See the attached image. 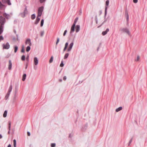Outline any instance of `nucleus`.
Returning <instances> with one entry per match:
<instances>
[{"label":"nucleus","mask_w":147,"mask_h":147,"mask_svg":"<svg viewBox=\"0 0 147 147\" xmlns=\"http://www.w3.org/2000/svg\"><path fill=\"white\" fill-rule=\"evenodd\" d=\"M43 7H41L38 8V16H40L42 14V12L43 10Z\"/></svg>","instance_id":"obj_1"},{"label":"nucleus","mask_w":147,"mask_h":147,"mask_svg":"<svg viewBox=\"0 0 147 147\" xmlns=\"http://www.w3.org/2000/svg\"><path fill=\"white\" fill-rule=\"evenodd\" d=\"M5 22V18L2 16L0 17V23L1 26H2Z\"/></svg>","instance_id":"obj_2"},{"label":"nucleus","mask_w":147,"mask_h":147,"mask_svg":"<svg viewBox=\"0 0 147 147\" xmlns=\"http://www.w3.org/2000/svg\"><path fill=\"white\" fill-rule=\"evenodd\" d=\"M121 31L123 32H125L128 35L130 34V32L129 30L127 28H123L121 30Z\"/></svg>","instance_id":"obj_3"},{"label":"nucleus","mask_w":147,"mask_h":147,"mask_svg":"<svg viewBox=\"0 0 147 147\" xmlns=\"http://www.w3.org/2000/svg\"><path fill=\"white\" fill-rule=\"evenodd\" d=\"M25 44L26 45H29V46L31 45V43L30 41V40L29 38L27 39L25 42Z\"/></svg>","instance_id":"obj_4"},{"label":"nucleus","mask_w":147,"mask_h":147,"mask_svg":"<svg viewBox=\"0 0 147 147\" xmlns=\"http://www.w3.org/2000/svg\"><path fill=\"white\" fill-rule=\"evenodd\" d=\"M9 45L8 42L7 43L5 44H3V48L4 49H8L9 47Z\"/></svg>","instance_id":"obj_5"},{"label":"nucleus","mask_w":147,"mask_h":147,"mask_svg":"<svg viewBox=\"0 0 147 147\" xmlns=\"http://www.w3.org/2000/svg\"><path fill=\"white\" fill-rule=\"evenodd\" d=\"M73 45L74 43L73 42H71L70 44L69 47L67 49V51H71L73 47Z\"/></svg>","instance_id":"obj_6"},{"label":"nucleus","mask_w":147,"mask_h":147,"mask_svg":"<svg viewBox=\"0 0 147 147\" xmlns=\"http://www.w3.org/2000/svg\"><path fill=\"white\" fill-rule=\"evenodd\" d=\"M2 1L3 3H7L9 5H10L11 4L10 0H2Z\"/></svg>","instance_id":"obj_7"},{"label":"nucleus","mask_w":147,"mask_h":147,"mask_svg":"<svg viewBox=\"0 0 147 147\" xmlns=\"http://www.w3.org/2000/svg\"><path fill=\"white\" fill-rule=\"evenodd\" d=\"M75 24H73L71 28L70 32H74L75 30Z\"/></svg>","instance_id":"obj_8"},{"label":"nucleus","mask_w":147,"mask_h":147,"mask_svg":"<svg viewBox=\"0 0 147 147\" xmlns=\"http://www.w3.org/2000/svg\"><path fill=\"white\" fill-rule=\"evenodd\" d=\"M38 17V16H37V17L36 20L34 24H37L40 20V18Z\"/></svg>","instance_id":"obj_9"},{"label":"nucleus","mask_w":147,"mask_h":147,"mask_svg":"<svg viewBox=\"0 0 147 147\" xmlns=\"http://www.w3.org/2000/svg\"><path fill=\"white\" fill-rule=\"evenodd\" d=\"M80 30V26L77 25L76 26V32H78Z\"/></svg>","instance_id":"obj_10"},{"label":"nucleus","mask_w":147,"mask_h":147,"mask_svg":"<svg viewBox=\"0 0 147 147\" xmlns=\"http://www.w3.org/2000/svg\"><path fill=\"white\" fill-rule=\"evenodd\" d=\"M109 3V1L108 0H107L106 2V6L105 7V12L106 11L107 9V6H108Z\"/></svg>","instance_id":"obj_11"},{"label":"nucleus","mask_w":147,"mask_h":147,"mask_svg":"<svg viewBox=\"0 0 147 147\" xmlns=\"http://www.w3.org/2000/svg\"><path fill=\"white\" fill-rule=\"evenodd\" d=\"M34 63L35 65H37L38 63V60L37 58L35 57L34 58Z\"/></svg>","instance_id":"obj_12"},{"label":"nucleus","mask_w":147,"mask_h":147,"mask_svg":"<svg viewBox=\"0 0 147 147\" xmlns=\"http://www.w3.org/2000/svg\"><path fill=\"white\" fill-rule=\"evenodd\" d=\"M109 31V29L108 28L107 29L106 31H103L102 33V34L103 36H104L106 35L107 33Z\"/></svg>","instance_id":"obj_13"},{"label":"nucleus","mask_w":147,"mask_h":147,"mask_svg":"<svg viewBox=\"0 0 147 147\" xmlns=\"http://www.w3.org/2000/svg\"><path fill=\"white\" fill-rule=\"evenodd\" d=\"M12 63L10 60L9 61V64L8 66V69L9 70H11L12 67Z\"/></svg>","instance_id":"obj_14"},{"label":"nucleus","mask_w":147,"mask_h":147,"mask_svg":"<svg viewBox=\"0 0 147 147\" xmlns=\"http://www.w3.org/2000/svg\"><path fill=\"white\" fill-rule=\"evenodd\" d=\"M68 45V43L67 42H66L65 45V47L63 49L64 51H65L66 50Z\"/></svg>","instance_id":"obj_15"},{"label":"nucleus","mask_w":147,"mask_h":147,"mask_svg":"<svg viewBox=\"0 0 147 147\" xmlns=\"http://www.w3.org/2000/svg\"><path fill=\"white\" fill-rule=\"evenodd\" d=\"M26 74H24L23 75V77H22V80L23 81H24L26 79Z\"/></svg>","instance_id":"obj_16"},{"label":"nucleus","mask_w":147,"mask_h":147,"mask_svg":"<svg viewBox=\"0 0 147 147\" xmlns=\"http://www.w3.org/2000/svg\"><path fill=\"white\" fill-rule=\"evenodd\" d=\"M122 109V108L121 107H120L117 109H116V111L117 112H118L119 111L121 110Z\"/></svg>","instance_id":"obj_17"},{"label":"nucleus","mask_w":147,"mask_h":147,"mask_svg":"<svg viewBox=\"0 0 147 147\" xmlns=\"http://www.w3.org/2000/svg\"><path fill=\"white\" fill-rule=\"evenodd\" d=\"M7 111H4V113L3 114V117H6L7 115Z\"/></svg>","instance_id":"obj_18"},{"label":"nucleus","mask_w":147,"mask_h":147,"mask_svg":"<svg viewBox=\"0 0 147 147\" xmlns=\"http://www.w3.org/2000/svg\"><path fill=\"white\" fill-rule=\"evenodd\" d=\"M69 55V54L68 53H66L65 54L64 57V59H66L68 57Z\"/></svg>","instance_id":"obj_19"},{"label":"nucleus","mask_w":147,"mask_h":147,"mask_svg":"<svg viewBox=\"0 0 147 147\" xmlns=\"http://www.w3.org/2000/svg\"><path fill=\"white\" fill-rule=\"evenodd\" d=\"M13 146L14 147H16V141L14 139L13 140Z\"/></svg>","instance_id":"obj_20"},{"label":"nucleus","mask_w":147,"mask_h":147,"mask_svg":"<svg viewBox=\"0 0 147 147\" xmlns=\"http://www.w3.org/2000/svg\"><path fill=\"white\" fill-rule=\"evenodd\" d=\"M3 28V26H1L0 27V34H1V33H2V32H3V30H2Z\"/></svg>","instance_id":"obj_21"},{"label":"nucleus","mask_w":147,"mask_h":147,"mask_svg":"<svg viewBox=\"0 0 147 147\" xmlns=\"http://www.w3.org/2000/svg\"><path fill=\"white\" fill-rule=\"evenodd\" d=\"M30 46H28L27 47L26 49V51L27 52H28L30 50Z\"/></svg>","instance_id":"obj_22"},{"label":"nucleus","mask_w":147,"mask_h":147,"mask_svg":"<svg viewBox=\"0 0 147 147\" xmlns=\"http://www.w3.org/2000/svg\"><path fill=\"white\" fill-rule=\"evenodd\" d=\"M36 16L34 14H33L31 16V18L32 19L34 20Z\"/></svg>","instance_id":"obj_23"},{"label":"nucleus","mask_w":147,"mask_h":147,"mask_svg":"<svg viewBox=\"0 0 147 147\" xmlns=\"http://www.w3.org/2000/svg\"><path fill=\"white\" fill-rule=\"evenodd\" d=\"M12 86H10L9 88V90H8V91H9V92H10L11 90H12Z\"/></svg>","instance_id":"obj_24"},{"label":"nucleus","mask_w":147,"mask_h":147,"mask_svg":"<svg viewBox=\"0 0 147 147\" xmlns=\"http://www.w3.org/2000/svg\"><path fill=\"white\" fill-rule=\"evenodd\" d=\"M44 20L43 19H42L41 20V23H40V26L41 27H42L43 25V23H44Z\"/></svg>","instance_id":"obj_25"},{"label":"nucleus","mask_w":147,"mask_h":147,"mask_svg":"<svg viewBox=\"0 0 147 147\" xmlns=\"http://www.w3.org/2000/svg\"><path fill=\"white\" fill-rule=\"evenodd\" d=\"M53 56H52L50 59V60H49V63H51L53 61Z\"/></svg>","instance_id":"obj_26"},{"label":"nucleus","mask_w":147,"mask_h":147,"mask_svg":"<svg viewBox=\"0 0 147 147\" xmlns=\"http://www.w3.org/2000/svg\"><path fill=\"white\" fill-rule=\"evenodd\" d=\"M18 49V47L17 46H16L14 47V52L16 53Z\"/></svg>","instance_id":"obj_27"},{"label":"nucleus","mask_w":147,"mask_h":147,"mask_svg":"<svg viewBox=\"0 0 147 147\" xmlns=\"http://www.w3.org/2000/svg\"><path fill=\"white\" fill-rule=\"evenodd\" d=\"M78 18H76L74 21V23L73 24H75V25H76V22H77V21L78 20Z\"/></svg>","instance_id":"obj_28"},{"label":"nucleus","mask_w":147,"mask_h":147,"mask_svg":"<svg viewBox=\"0 0 147 147\" xmlns=\"http://www.w3.org/2000/svg\"><path fill=\"white\" fill-rule=\"evenodd\" d=\"M25 56L24 55H23L21 58L22 60V61L25 60Z\"/></svg>","instance_id":"obj_29"},{"label":"nucleus","mask_w":147,"mask_h":147,"mask_svg":"<svg viewBox=\"0 0 147 147\" xmlns=\"http://www.w3.org/2000/svg\"><path fill=\"white\" fill-rule=\"evenodd\" d=\"M140 59V57L139 56H138L137 57V58L136 59H135V61H139Z\"/></svg>","instance_id":"obj_30"},{"label":"nucleus","mask_w":147,"mask_h":147,"mask_svg":"<svg viewBox=\"0 0 147 147\" xmlns=\"http://www.w3.org/2000/svg\"><path fill=\"white\" fill-rule=\"evenodd\" d=\"M55 143H52L51 144V147H55Z\"/></svg>","instance_id":"obj_31"},{"label":"nucleus","mask_w":147,"mask_h":147,"mask_svg":"<svg viewBox=\"0 0 147 147\" xmlns=\"http://www.w3.org/2000/svg\"><path fill=\"white\" fill-rule=\"evenodd\" d=\"M59 38H58L57 39V41L56 42V45H57L58 43H59Z\"/></svg>","instance_id":"obj_32"},{"label":"nucleus","mask_w":147,"mask_h":147,"mask_svg":"<svg viewBox=\"0 0 147 147\" xmlns=\"http://www.w3.org/2000/svg\"><path fill=\"white\" fill-rule=\"evenodd\" d=\"M44 31H42V32H41V33H40L41 36H43V35H44Z\"/></svg>","instance_id":"obj_33"},{"label":"nucleus","mask_w":147,"mask_h":147,"mask_svg":"<svg viewBox=\"0 0 147 147\" xmlns=\"http://www.w3.org/2000/svg\"><path fill=\"white\" fill-rule=\"evenodd\" d=\"M64 64H63V63L62 61L61 62L60 65V66L61 67H62L63 66Z\"/></svg>","instance_id":"obj_34"},{"label":"nucleus","mask_w":147,"mask_h":147,"mask_svg":"<svg viewBox=\"0 0 147 147\" xmlns=\"http://www.w3.org/2000/svg\"><path fill=\"white\" fill-rule=\"evenodd\" d=\"M3 5L1 3V2L0 1V8H1Z\"/></svg>","instance_id":"obj_35"},{"label":"nucleus","mask_w":147,"mask_h":147,"mask_svg":"<svg viewBox=\"0 0 147 147\" xmlns=\"http://www.w3.org/2000/svg\"><path fill=\"white\" fill-rule=\"evenodd\" d=\"M67 32V30H65L64 31V32L63 34V35L64 36H65V34H66Z\"/></svg>","instance_id":"obj_36"},{"label":"nucleus","mask_w":147,"mask_h":147,"mask_svg":"<svg viewBox=\"0 0 147 147\" xmlns=\"http://www.w3.org/2000/svg\"><path fill=\"white\" fill-rule=\"evenodd\" d=\"M3 38L2 36H0V41L1 40H3Z\"/></svg>","instance_id":"obj_37"},{"label":"nucleus","mask_w":147,"mask_h":147,"mask_svg":"<svg viewBox=\"0 0 147 147\" xmlns=\"http://www.w3.org/2000/svg\"><path fill=\"white\" fill-rule=\"evenodd\" d=\"M21 52H23V53L24 52V47L23 46V47H22V49Z\"/></svg>","instance_id":"obj_38"},{"label":"nucleus","mask_w":147,"mask_h":147,"mask_svg":"<svg viewBox=\"0 0 147 147\" xmlns=\"http://www.w3.org/2000/svg\"><path fill=\"white\" fill-rule=\"evenodd\" d=\"M10 93V92H9V91L7 93V94L6 95V96H5L6 97L7 96H8L9 95Z\"/></svg>","instance_id":"obj_39"},{"label":"nucleus","mask_w":147,"mask_h":147,"mask_svg":"<svg viewBox=\"0 0 147 147\" xmlns=\"http://www.w3.org/2000/svg\"><path fill=\"white\" fill-rule=\"evenodd\" d=\"M45 0H40V3H42L43 2H44Z\"/></svg>","instance_id":"obj_40"},{"label":"nucleus","mask_w":147,"mask_h":147,"mask_svg":"<svg viewBox=\"0 0 147 147\" xmlns=\"http://www.w3.org/2000/svg\"><path fill=\"white\" fill-rule=\"evenodd\" d=\"M133 2L134 3H137L138 2V0H133Z\"/></svg>","instance_id":"obj_41"},{"label":"nucleus","mask_w":147,"mask_h":147,"mask_svg":"<svg viewBox=\"0 0 147 147\" xmlns=\"http://www.w3.org/2000/svg\"><path fill=\"white\" fill-rule=\"evenodd\" d=\"M66 79V76H64L63 78V80H65Z\"/></svg>","instance_id":"obj_42"},{"label":"nucleus","mask_w":147,"mask_h":147,"mask_svg":"<svg viewBox=\"0 0 147 147\" xmlns=\"http://www.w3.org/2000/svg\"><path fill=\"white\" fill-rule=\"evenodd\" d=\"M27 135H28V136H30V133L29 132H27Z\"/></svg>","instance_id":"obj_43"},{"label":"nucleus","mask_w":147,"mask_h":147,"mask_svg":"<svg viewBox=\"0 0 147 147\" xmlns=\"http://www.w3.org/2000/svg\"><path fill=\"white\" fill-rule=\"evenodd\" d=\"M11 121H9V126H11Z\"/></svg>","instance_id":"obj_44"},{"label":"nucleus","mask_w":147,"mask_h":147,"mask_svg":"<svg viewBox=\"0 0 147 147\" xmlns=\"http://www.w3.org/2000/svg\"><path fill=\"white\" fill-rule=\"evenodd\" d=\"M10 128H11V126H8V129H9V130H10Z\"/></svg>","instance_id":"obj_45"},{"label":"nucleus","mask_w":147,"mask_h":147,"mask_svg":"<svg viewBox=\"0 0 147 147\" xmlns=\"http://www.w3.org/2000/svg\"><path fill=\"white\" fill-rule=\"evenodd\" d=\"M7 147H11V146L10 144H9Z\"/></svg>","instance_id":"obj_46"},{"label":"nucleus","mask_w":147,"mask_h":147,"mask_svg":"<svg viewBox=\"0 0 147 147\" xmlns=\"http://www.w3.org/2000/svg\"><path fill=\"white\" fill-rule=\"evenodd\" d=\"M2 136L1 134H0V139L1 138H2Z\"/></svg>","instance_id":"obj_47"},{"label":"nucleus","mask_w":147,"mask_h":147,"mask_svg":"<svg viewBox=\"0 0 147 147\" xmlns=\"http://www.w3.org/2000/svg\"><path fill=\"white\" fill-rule=\"evenodd\" d=\"M10 130H9V131H8V134H9L10 133Z\"/></svg>","instance_id":"obj_48"},{"label":"nucleus","mask_w":147,"mask_h":147,"mask_svg":"<svg viewBox=\"0 0 147 147\" xmlns=\"http://www.w3.org/2000/svg\"><path fill=\"white\" fill-rule=\"evenodd\" d=\"M6 14H4L3 16H5Z\"/></svg>","instance_id":"obj_49"},{"label":"nucleus","mask_w":147,"mask_h":147,"mask_svg":"<svg viewBox=\"0 0 147 147\" xmlns=\"http://www.w3.org/2000/svg\"><path fill=\"white\" fill-rule=\"evenodd\" d=\"M61 81H62V80H60V82H61Z\"/></svg>","instance_id":"obj_50"},{"label":"nucleus","mask_w":147,"mask_h":147,"mask_svg":"<svg viewBox=\"0 0 147 147\" xmlns=\"http://www.w3.org/2000/svg\"><path fill=\"white\" fill-rule=\"evenodd\" d=\"M128 16L127 17V19H128Z\"/></svg>","instance_id":"obj_51"}]
</instances>
